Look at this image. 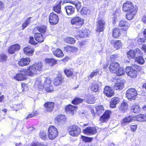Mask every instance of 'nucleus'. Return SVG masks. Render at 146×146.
Here are the masks:
<instances>
[{"instance_id":"1","label":"nucleus","mask_w":146,"mask_h":146,"mask_svg":"<svg viewBox=\"0 0 146 146\" xmlns=\"http://www.w3.org/2000/svg\"><path fill=\"white\" fill-rule=\"evenodd\" d=\"M41 81L42 80L40 79H37L35 83L38 84V86H42L47 92H50L53 90V86L51 84V80L50 79L46 78L43 86V84L41 83Z\"/></svg>"},{"instance_id":"2","label":"nucleus","mask_w":146,"mask_h":146,"mask_svg":"<svg viewBox=\"0 0 146 146\" xmlns=\"http://www.w3.org/2000/svg\"><path fill=\"white\" fill-rule=\"evenodd\" d=\"M43 64L41 62L35 63L27 69V74L31 76L33 75L37 71L39 72L42 69Z\"/></svg>"},{"instance_id":"3","label":"nucleus","mask_w":146,"mask_h":146,"mask_svg":"<svg viewBox=\"0 0 146 146\" xmlns=\"http://www.w3.org/2000/svg\"><path fill=\"white\" fill-rule=\"evenodd\" d=\"M68 131L70 135L75 137L78 136L80 134L81 129L78 126L73 125L68 127Z\"/></svg>"},{"instance_id":"4","label":"nucleus","mask_w":146,"mask_h":146,"mask_svg":"<svg viewBox=\"0 0 146 146\" xmlns=\"http://www.w3.org/2000/svg\"><path fill=\"white\" fill-rule=\"evenodd\" d=\"M27 70L23 68L19 70L18 73L16 74L15 76L14 77V78L18 81L24 80L26 78V75L28 76H31L27 74Z\"/></svg>"},{"instance_id":"5","label":"nucleus","mask_w":146,"mask_h":146,"mask_svg":"<svg viewBox=\"0 0 146 146\" xmlns=\"http://www.w3.org/2000/svg\"><path fill=\"white\" fill-rule=\"evenodd\" d=\"M137 95V91L133 88L129 89L126 93V97L130 100H135Z\"/></svg>"},{"instance_id":"6","label":"nucleus","mask_w":146,"mask_h":146,"mask_svg":"<svg viewBox=\"0 0 146 146\" xmlns=\"http://www.w3.org/2000/svg\"><path fill=\"white\" fill-rule=\"evenodd\" d=\"M58 134L57 129L53 126H51L48 129V136L49 139L53 140Z\"/></svg>"},{"instance_id":"7","label":"nucleus","mask_w":146,"mask_h":146,"mask_svg":"<svg viewBox=\"0 0 146 146\" xmlns=\"http://www.w3.org/2000/svg\"><path fill=\"white\" fill-rule=\"evenodd\" d=\"M71 23L76 26V28H79L84 23V20L78 17H74L71 20Z\"/></svg>"},{"instance_id":"8","label":"nucleus","mask_w":146,"mask_h":146,"mask_svg":"<svg viewBox=\"0 0 146 146\" xmlns=\"http://www.w3.org/2000/svg\"><path fill=\"white\" fill-rule=\"evenodd\" d=\"M142 53L140 50L137 48L134 50H130L127 52V57L129 58H134L136 55H141Z\"/></svg>"},{"instance_id":"9","label":"nucleus","mask_w":146,"mask_h":146,"mask_svg":"<svg viewBox=\"0 0 146 146\" xmlns=\"http://www.w3.org/2000/svg\"><path fill=\"white\" fill-rule=\"evenodd\" d=\"M136 9V8L134 7L132 3L130 1H127L123 4V10L124 11H131Z\"/></svg>"},{"instance_id":"10","label":"nucleus","mask_w":146,"mask_h":146,"mask_svg":"<svg viewBox=\"0 0 146 146\" xmlns=\"http://www.w3.org/2000/svg\"><path fill=\"white\" fill-rule=\"evenodd\" d=\"M58 16L53 12L51 13L50 15L49 21L51 25H54L56 24L58 22Z\"/></svg>"},{"instance_id":"11","label":"nucleus","mask_w":146,"mask_h":146,"mask_svg":"<svg viewBox=\"0 0 146 146\" xmlns=\"http://www.w3.org/2000/svg\"><path fill=\"white\" fill-rule=\"evenodd\" d=\"M125 71L127 75L131 78H134L137 76V71L131 67H127Z\"/></svg>"},{"instance_id":"12","label":"nucleus","mask_w":146,"mask_h":146,"mask_svg":"<svg viewBox=\"0 0 146 146\" xmlns=\"http://www.w3.org/2000/svg\"><path fill=\"white\" fill-rule=\"evenodd\" d=\"M85 134L88 135H94L97 133V129L94 127H88L83 130Z\"/></svg>"},{"instance_id":"13","label":"nucleus","mask_w":146,"mask_h":146,"mask_svg":"<svg viewBox=\"0 0 146 146\" xmlns=\"http://www.w3.org/2000/svg\"><path fill=\"white\" fill-rule=\"evenodd\" d=\"M105 22L102 19L98 20L97 23L96 31L98 32L102 31L104 29Z\"/></svg>"},{"instance_id":"14","label":"nucleus","mask_w":146,"mask_h":146,"mask_svg":"<svg viewBox=\"0 0 146 146\" xmlns=\"http://www.w3.org/2000/svg\"><path fill=\"white\" fill-rule=\"evenodd\" d=\"M104 94L108 97H111L114 95V90L108 86H106L104 91Z\"/></svg>"},{"instance_id":"15","label":"nucleus","mask_w":146,"mask_h":146,"mask_svg":"<svg viewBox=\"0 0 146 146\" xmlns=\"http://www.w3.org/2000/svg\"><path fill=\"white\" fill-rule=\"evenodd\" d=\"M134 121L133 117L129 115L125 117L121 121V124L122 126L127 125L130 122Z\"/></svg>"},{"instance_id":"16","label":"nucleus","mask_w":146,"mask_h":146,"mask_svg":"<svg viewBox=\"0 0 146 146\" xmlns=\"http://www.w3.org/2000/svg\"><path fill=\"white\" fill-rule=\"evenodd\" d=\"M120 66L119 63L116 62H111L110 65L109 67L110 70L111 72H115L118 69Z\"/></svg>"},{"instance_id":"17","label":"nucleus","mask_w":146,"mask_h":146,"mask_svg":"<svg viewBox=\"0 0 146 146\" xmlns=\"http://www.w3.org/2000/svg\"><path fill=\"white\" fill-rule=\"evenodd\" d=\"M124 82L123 79H117L115 84V89L117 90L121 89L124 87Z\"/></svg>"},{"instance_id":"18","label":"nucleus","mask_w":146,"mask_h":146,"mask_svg":"<svg viewBox=\"0 0 146 146\" xmlns=\"http://www.w3.org/2000/svg\"><path fill=\"white\" fill-rule=\"evenodd\" d=\"M111 111L109 110L106 111L103 115L100 117V121L102 122L107 121L109 118Z\"/></svg>"},{"instance_id":"19","label":"nucleus","mask_w":146,"mask_h":146,"mask_svg":"<svg viewBox=\"0 0 146 146\" xmlns=\"http://www.w3.org/2000/svg\"><path fill=\"white\" fill-rule=\"evenodd\" d=\"M20 46L19 44H16L10 46L8 48V52L10 54H13L15 51L20 49Z\"/></svg>"},{"instance_id":"20","label":"nucleus","mask_w":146,"mask_h":146,"mask_svg":"<svg viewBox=\"0 0 146 146\" xmlns=\"http://www.w3.org/2000/svg\"><path fill=\"white\" fill-rule=\"evenodd\" d=\"M31 61L30 59L28 58H22L18 62L19 65L21 66H27L29 64Z\"/></svg>"},{"instance_id":"21","label":"nucleus","mask_w":146,"mask_h":146,"mask_svg":"<svg viewBox=\"0 0 146 146\" xmlns=\"http://www.w3.org/2000/svg\"><path fill=\"white\" fill-rule=\"evenodd\" d=\"M90 33V31L89 29H83L79 31V36L80 37L86 38L89 37Z\"/></svg>"},{"instance_id":"22","label":"nucleus","mask_w":146,"mask_h":146,"mask_svg":"<svg viewBox=\"0 0 146 146\" xmlns=\"http://www.w3.org/2000/svg\"><path fill=\"white\" fill-rule=\"evenodd\" d=\"M119 26L120 27H123L122 30L125 31L127 30L130 26L129 24L127 21L124 20L121 21L119 23Z\"/></svg>"},{"instance_id":"23","label":"nucleus","mask_w":146,"mask_h":146,"mask_svg":"<svg viewBox=\"0 0 146 146\" xmlns=\"http://www.w3.org/2000/svg\"><path fill=\"white\" fill-rule=\"evenodd\" d=\"M44 106L47 111H51L54 108V103L52 102H47L44 104Z\"/></svg>"},{"instance_id":"24","label":"nucleus","mask_w":146,"mask_h":146,"mask_svg":"<svg viewBox=\"0 0 146 146\" xmlns=\"http://www.w3.org/2000/svg\"><path fill=\"white\" fill-rule=\"evenodd\" d=\"M120 102V99L118 97L112 98L110 102V107L112 108H114L116 107V105Z\"/></svg>"},{"instance_id":"25","label":"nucleus","mask_w":146,"mask_h":146,"mask_svg":"<svg viewBox=\"0 0 146 146\" xmlns=\"http://www.w3.org/2000/svg\"><path fill=\"white\" fill-rule=\"evenodd\" d=\"M67 14L68 15H70L73 14L75 12V8L72 6H67L65 7Z\"/></svg>"},{"instance_id":"26","label":"nucleus","mask_w":146,"mask_h":146,"mask_svg":"<svg viewBox=\"0 0 146 146\" xmlns=\"http://www.w3.org/2000/svg\"><path fill=\"white\" fill-rule=\"evenodd\" d=\"M35 38L36 41L39 43L42 42L44 40V36L41 33H35Z\"/></svg>"},{"instance_id":"27","label":"nucleus","mask_w":146,"mask_h":146,"mask_svg":"<svg viewBox=\"0 0 146 146\" xmlns=\"http://www.w3.org/2000/svg\"><path fill=\"white\" fill-rule=\"evenodd\" d=\"M25 53L27 55H32L34 52L33 48L31 47L28 46L23 49Z\"/></svg>"},{"instance_id":"28","label":"nucleus","mask_w":146,"mask_h":146,"mask_svg":"<svg viewBox=\"0 0 146 146\" xmlns=\"http://www.w3.org/2000/svg\"><path fill=\"white\" fill-rule=\"evenodd\" d=\"M78 49L76 47L72 46H66L64 47V50L66 52L70 51L75 52H77Z\"/></svg>"},{"instance_id":"29","label":"nucleus","mask_w":146,"mask_h":146,"mask_svg":"<svg viewBox=\"0 0 146 146\" xmlns=\"http://www.w3.org/2000/svg\"><path fill=\"white\" fill-rule=\"evenodd\" d=\"M136 11L137 10H135L132 11H128L126 15V18L129 20L132 19L134 16L136 15L137 13Z\"/></svg>"},{"instance_id":"30","label":"nucleus","mask_w":146,"mask_h":146,"mask_svg":"<svg viewBox=\"0 0 146 146\" xmlns=\"http://www.w3.org/2000/svg\"><path fill=\"white\" fill-rule=\"evenodd\" d=\"M75 109V107L73 106L70 104L68 105L65 108L66 111L67 113H70L72 115L74 114V111Z\"/></svg>"},{"instance_id":"31","label":"nucleus","mask_w":146,"mask_h":146,"mask_svg":"<svg viewBox=\"0 0 146 146\" xmlns=\"http://www.w3.org/2000/svg\"><path fill=\"white\" fill-rule=\"evenodd\" d=\"M62 2L60 1L59 3L53 7V11L57 13H61V4Z\"/></svg>"},{"instance_id":"32","label":"nucleus","mask_w":146,"mask_h":146,"mask_svg":"<svg viewBox=\"0 0 146 146\" xmlns=\"http://www.w3.org/2000/svg\"><path fill=\"white\" fill-rule=\"evenodd\" d=\"M58 123H63L66 120V118L65 116L61 114L57 116L55 118Z\"/></svg>"},{"instance_id":"33","label":"nucleus","mask_w":146,"mask_h":146,"mask_svg":"<svg viewBox=\"0 0 146 146\" xmlns=\"http://www.w3.org/2000/svg\"><path fill=\"white\" fill-rule=\"evenodd\" d=\"M119 109L123 112H125L128 110V106L127 103L123 102L119 107Z\"/></svg>"},{"instance_id":"34","label":"nucleus","mask_w":146,"mask_h":146,"mask_svg":"<svg viewBox=\"0 0 146 146\" xmlns=\"http://www.w3.org/2000/svg\"><path fill=\"white\" fill-rule=\"evenodd\" d=\"M91 89L92 91L95 92H99L100 91L99 85L96 82L92 84Z\"/></svg>"},{"instance_id":"35","label":"nucleus","mask_w":146,"mask_h":146,"mask_svg":"<svg viewBox=\"0 0 146 146\" xmlns=\"http://www.w3.org/2000/svg\"><path fill=\"white\" fill-rule=\"evenodd\" d=\"M53 54L54 56L58 57H62L64 55L62 50L60 49H57L54 51Z\"/></svg>"},{"instance_id":"36","label":"nucleus","mask_w":146,"mask_h":146,"mask_svg":"<svg viewBox=\"0 0 146 146\" xmlns=\"http://www.w3.org/2000/svg\"><path fill=\"white\" fill-rule=\"evenodd\" d=\"M115 42L114 44V47L117 49H118L121 47L122 45L121 41L120 40H117L115 42L114 40H111V43H113Z\"/></svg>"},{"instance_id":"37","label":"nucleus","mask_w":146,"mask_h":146,"mask_svg":"<svg viewBox=\"0 0 146 146\" xmlns=\"http://www.w3.org/2000/svg\"><path fill=\"white\" fill-rule=\"evenodd\" d=\"M131 110L134 113H137L140 111V108L138 105L135 104L132 106Z\"/></svg>"},{"instance_id":"38","label":"nucleus","mask_w":146,"mask_h":146,"mask_svg":"<svg viewBox=\"0 0 146 146\" xmlns=\"http://www.w3.org/2000/svg\"><path fill=\"white\" fill-rule=\"evenodd\" d=\"M96 113L98 115H100V114L103 113L104 110L103 106L102 105L96 106Z\"/></svg>"},{"instance_id":"39","label":"nucleus","mask_w":146,"mask_h":146,"mask_svg":"<svg viewBox=\"0 0 146 146\" xmlns=\"http://www.w3.org/2000/svg\"><path fill=\"white\" fill-rule=\"evenodd\" d=\"M64 72L68 77L72 76L73 74L72 69H66L64 70Z\"/></svg>"},{"instance_id":"40","label":"nucleus","mask_w":146,"mask_h":146,"mask_svg":"<svg viewBox=\"0 0 146 146\" xmlns=\"http://www.w3.org/2000/svg\"><path fill=\"white\" fill-rule=\"evenodd\" d=\"M37 29L38 31L40 33L42 34L45 33L46 31V27L44 25H41L38 27H37Z\"/></svg>"},{"instance_id":"41","label":"nucleus","mask_w":146,"mask_h":146,"mask_svg":"<svg viewBox=\"0 0 146 146\" xmlns=\"http://www.w3.org/2000/svg\"><path fill=\"white\" fill-rule=\"evenodd\" d=\"M115 72H116L117 76H120L124 74L125 71L122 68L119 67L118 69Z\"/></svg>"},{"instance_id":"42","label":"nucleus","mask_w":146,"mask_h":146,"mask_svg":"<svg viewBox=\"0 0 146 146\" xmlns=\"http://www.w3.org/2000/svg\"><path fill=\"white\" fill-rule=\"evenodd\" d=\"M80 12L82 15H87L90 14V11L87 8L84 7L82 8Z\"/></svg>"},{"instance_id":"43","label":"nucleus","mask_w":146,"mask_h":146,"mask_svg":"<svg viewBox=\"0 0 146 146\" xmlns=\"http://www.w3.org/2000/svg\"><path fill=\"white\" fill-rule=\"evenodd\" d=\"M120 31L119 29L118 28L115 29L113 31V36L116 38L118 37L120 34Z\"/></svg>"},{"instance_id":"44","label":"nucleus","mask_w":146,"mask_h":146,"mask_svg":"<svg viewBox=\"0 0 146 146\" xmlns=\"http://www.w3.org/2000/svg\"><path fill=\"white\" fill-rule=\"evenodd\" d=\"M135 60L136 62L141 64H143L145 62V60L142 56H138L136 57Z\"/></svg>"},{"instance_id":"45","label":"nucleus","mask_w":146,"mask_h":146,"mask_svg":"<svg viewBox=\"0 0 146 146\" xmlns=\"http://www.w3.org/2000/svg\"><path fill=\"white\" fill-rule=\"evenodd\" d=\"M65 41L68 44H72L74 43L75 40L72 38L70 37H67L64 39Z\"/></svg>"},{"instance_id":"46","label":"nucleus","mask_w":146,"mask_h":146,"mask_svg":"<svg viewBox=\"0 0 146 146\" xmlns=\"http://www.w3.org/2000/svg\"><path fill=\"white\" fill-rule=\"evenodd\" d=\"M31 17H28L25 21V22L22 25V27L23 29H24L30 23V19Z\"/></svg>"},{"instance_id":"47","label":"nucleus","mask_w":146,"mask_h":146,"mask_svg":"<svg viewBox=\"0 0 146 146\" xmlns=\"http://www.w3.org/2000/svg\"><path fill=\"white\" fill-rule=\"evenodd\" d=\"M99 74V71L98 70H94L88 77L89 79H91L94 76H95Z\"/></svg>"},{"instance_id":"48","label":"nucleus","mask_w":146,"mask_h":146,"mask_svg":"<svg viewBox=\"0 0 146 146\" xmlns=\"http://www.w3.org/2000/svg\"><path fill=\"white\" fill-rule=\"evenodd\" d=\"M83 100L80 98H76L72 101V103L74 104H78L82 103Z\"/></svg>"},{"instance_id":"49","label":"nucleus","mask_w":146,"mask_h":146,"mask_svg":"<svg viewBox=\"0 0 146 146\" xmlns=\"http://www.w3.org/2000/svg\"><path fill=\"white\" fill-rule=\"evenodd\" d=\"M143 114H141L137 116L133 117L134 121L136 120L138 121H144Z\"/></svg>"},{"instance_id":"50","label":"nucleus","mask_w":146,"mask_h":146,"mask_svg":"<svg viewBox=\"0 0 146 146\" xmlns=\"http://www.w3.org/2000/svg\"><path fill=\"white\" fill-rule=\"evenodd\" d=\"M7 58V55L3 53L0 54V62H5Z\"/></svg>"},{"instance_id":"51","label":"nucleus","mask_w":146,"mask_h":146,"mask_svg":"<svg viewBox=\"0 0 146 146\" xmlns=\"http://www.w3.org/2000/svg\"><path fill=\"white\" fill-rule=\"evenodd\" d=\"M62 79L59 77H57L54 80V84L56 86L59 85L61 82Z\"/></svg>"},{"instance_id":"52","label":"nucleus","mask_w":146,"mask_h":146,"mask_svg":"<svg viewBox=\"0 0 146 146\" xmlns=\"http://www.w3.org/2000/svg\"><path fill=\"white\" fill-rule=\"evenodd\" d=\"M72 4L74 5L78 10L81 7V3L79 1H73L72 2Z\"/></svg>"},{"instance_id":"53","label":"nucleus","mask_w":146,"mask_h":146,"mask_svg":"<svg viewBox=\"0 0 146 146\" xmlns=\"http://www.w3.org/2000/svg\"><path fill=\"white\" fill-rule=\"evenodd\" d=\"M81 138L82 140L85 142H90L93 139L92 137H89L84 136H82Z\"/></svg>"},{"instance_id":"54","label":"nucleus","mask_w":146,"mask_h":146,"mask_svg":"<svg viewBox=\"0 0 146 146\" xmlns=\"http://www.w3.org/2000/svg\"><path fill=\"white\" fill-rule=\"evenodd\" d=\"M40 137L44 140L46 139L47 137L46 133L43 131L40 132Z\"/></svg>"},{"instance_id":"55","label":"nucleus","mask_w":146,"mask_h":146,"mask_svg":"<svg viewBox=\"0 0 146 146\" xmlns=\"http://www.w3.org/2000/svg\"><path fill=\"white\" fill-rule=\"evenodd\" d=\"M46 62L49 63H52V64H55L56 61L53 58L47 59L45 60Z\"/></svg>"},{"instance_id":"56","label":"nucleus","mask_w":146,"mask_h":146,"mask_svg":"<svg viewBox=\"0 0 146 146\" xmlns=\"http://www.w3.org/2000/svg\"><path fill=\"white\" fill-rule=\"evenodd\" d=\"M37 114V112L36 111H33L32 113L30 114H29L28 116L27 117V119H28L30 117H32L35 116Z\"/></svg>"},{"instance_id":"57","label":"nucleus","mask_w":146,"mask_h":146,"mask_svg":"<svg viewBox=\"0 0 146 146\" xmlns=\"http://www.w3.org/2000/svg\"><path fill=\"white\" fill-rule=\"evenodd\" d=\"M86 101L88 103L92 104L94 103V101L92 97L88 98L87 99Z\"/></svg>"},{"instance_id":"58","label":"nucleus","mask_w":146,"mask_h":146,"mask_svg":"<svg viewBox=\"0 0 146 146\" xmlns=\"http://www.w3.org/2000/svg\"><path fill=\"white\" fill-rule=\"evenodd\" d=\"M29 42L34 45H36V42L34 41L33 37L32 36L30 37Z\"/></svg>"},{"instance_id":"59","label":"nucleus","mask_w":146,"mask_h":146,"mask_svg":"<svg viewBox=\"0 0 146 146\" xmlns=\"http://www.w3.org/2000/svg\"><path fill=\"white\" fill-rule=\"evenodd\" d=\"M130 128L132 131L135 132L137 129V125H131L130 126Z\"/></svg>"},{"instance_id":"60","label":"nucleus","mask_w":146,"mask_h":146,"mask_svg":"<svg viewBox=\"0 0 146 146\" xmlns=\"http://www.w3.org/2000/svg\"><path fill=\"white\" fill-rule=\"evenodd\" d=\"M117 57V56L116 55H112L110 56V59L111 60V61L115 60L116 59Z\"/></svg>"},{"instance_id":"61","label":"nucleus","mask_w":146,"mask_h":146,"mask_svg":"<svg viewBox=\"0 0 146 146\" xmlns=\"http://www.w3.org/2000/svg\"><path fill=\"white\" fill-rule=\"evenodd\" d=\"M145 40L144 38H139L137 40L138 43L139 44H141V43L144 42Z\"/></svg>"},{"instance_id":"62","label":"nucleus","mask_w":146,"mask_h":146,"mask_svg":"<svg viewBox=\"0 0 146 146\" xmlns=\"http://www.w3.org/2000/svg\"><path fill=\"white\" fill-rule=\"evenodd\" d=\"M73 1H70L69 0H64L63 2H62V4H63L64 3H70L72 4V2Z\"/></svg>"},{"instance_id":"63","label":"nucleus","mask_w":146,"mask_h":146,"mask_svg":"<svg viewBox=\"0 0 146 146\" xmlns=\"http://www.w3.org/2000/svg\"><path fill=\"white\" fill-rule=\"evenodd\" d=\"M142 20L144 23H146V14L144 15L142 17Z\"/></svg>"},{"instance_id":"64","label":"nucleus","mask_w":146,"mask_h":146,"mask_svg":"<svg viewBox=\"0 0 146 146\" xmlns=\"http://www.w3.org/2000/svg\"><path fill=\"white\" fill-rule=\"evenodd\" d=\"M142 49L145 53H146V45H143L142 47Z\"/></svg>"}]
</instances>
